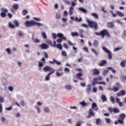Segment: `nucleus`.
I'll return each mask as SVG.
<instances>
[{
  "label": "nucleus",
  "instance_id": "obj_1",
  "mask_svg": "<svg viewBox=\"0 0 126 126\" xmlns=\"http://www.w3.org/2000/svg\"><path fill=\"white\" fill-rule=\"evenodd\" d=\"M43 71H45L46 72H47V71H49L50 72L45 77V80L46 81H48V80L50 79V75H51V74H53V73H55V71H56V70L55 69L49 66H45L43 68Z\"/></svg>",
  "mask_w": 126,
  "mask_h": 126
},
{
  "label": "nucleus",
  "instance_id": "obj_2",
  "mask_svg": "<svg viewBox=\"0 0 126 126\" xmlns=\"http://www.w3.org/2000/svg\"><path fill=\"white\" fill-rule=\"evenodd\" d=\"M25 25H26V27H32V26H35L36 25L37 26H44V24L36 22L33 20H32L31 21H26L25 22Z\"/></svg>",
  "mask_w": 126,
  "mask_h": 126
},
{
  "label": "nucleus",
  "instance_id": "obj_3",
  "mask_svg": "<svg viewBox=\"0 0 126 126\" xmlns=\"http://www.w3.org/2000/svg\"><path fill=\"white\" fill-rule=\"evenodd\" d=\"M126 114L124 113L121 114L119 116L117 121H115V125H118L120 124V125H124L125 124V119H126Z\"/></svg>",
  "mask_w": 126,
  "mask_h": 126
},
{
  "label": "nucleus",
  "instance_id": "obj_4",
  "mask_svg": "<svg viewBox=\"0 0 126 126\" xmlns=\"http://www.w3.org/2000/svg\"><path fill=\"white\" fill-rule=\"evenodd\" d=\"M95 35L96 36H101L102 39H104L105 36H107V37H110V34H109V32H108V30H103V31H100V32H95Z\"/></svg>",
  "mask_w": 126,
  "mask_h": 126
},
{
  "label": "nucleus",
  "instance_id": "obj_5",
  "mask_svg": "<svg viewBox=\"0 0 126 126\" xmlns=\"http://www.w3.org/2000/svg\"><path fill=\"white\" fill-rule=\"evenodd\" d=\"M87 21L89 26H90L91 28H94V30H97V29H98V24L96 22L91 21L88 19H87Z\"/></svg>",
  "mask_w": 126,
  "mask_h": 126
},
{
  "label": "nucleus",
  "instance_id": "obj_6",
  "mask_svg": "<svg viewBox=\"0 0 126 126\" xmlns=\"http://www.w3.org/2000/svg\"><path fill=\"white\" fill-rule=\"evenodd\" d=\"M14 23L15 24L13 25L12 24H11V22H9L8 23V27H9V28H11V29H14L16 27H17L18 28L19 27V22L16 20L14 21Z\"/></svg>",
  "mask_w": 126,
  "mask_h": 126
},
{
  "label": "nucleus",
  "instance_id": "obj_7",
  "mask_svg": "<svg viewBox=\"0 0 126 126\" xmlns=\"http://www.w3.org/2000/svg\"><path fill=\"white\" fill-rule=\"evenodd\" d=\"M122 87V85L119 82H116L115 85H114L113 88L111 89L112 91L113 92H118L120 90V88Z\"/></svg>",
  "mask_w": 126,
  "mask_h": 126
},
{
  "label": "nucleus",
  "instance_id": "obj_8",
  "mask_svg": "<svg viewBox=\"0 0 126 126\" xmlns=\"http://www.w3.org/2000/svg\"><path fill=\"white\" fill-rule=\"evenodd\" d=\"M19 8V4L14 3L12 6V9H11L10 11L12 12V13H15V12L17 9Z\"/></svg>",
  "mask_w": 126,
  "mask_h": 126
},
{
  "label": "nucleus",
  "instance_id": "obj_9",
  "mask_svg": "<svg viewBox=\"0 0 126 126\" xmlns=\"http://www.w3.org/2000/svg\"><path fill=\"white\" fill-rule=\"evenodd\" d=\"M102 49L103 51H104V52L106 53V54H108V58H109V59L112 60L113 57L112 56V53H111V51L106 48H103Z\"/></svg>",
  "mask_w": 126,
  "mask_h": 126
},
{
  "label": "nucleus",
  "instance_id": "obj_10",
  "mask_svg": "<svg viewBox=\"0 0 126 126\" xmlns=\"http://www.w3.org/2000/svg\"><path fill=\"white\" fill-rule=\"evenodd\" d=\"M93 75H99L100 74V70L97 68H93L92 69Z\"/></svg>",
  "mask_w": 126,
  "mask_h": 126
},
{
  "label": "nucleus",
  "instance_id": "obj_11",
  "mask_svg": "<svg viewBox=\"0 0 126 126\" xmlns=\"http://www.w3.org/2000/svg\"><path fill=\"white\" fill-rule=\"evenodd\" d=\"M49 63L51 64H54L55 63L57 65H61V64H62V63L58 62L55 59H53L52 61H49Z\"/></svg>",
  "mask_w": 126,
  "mask_h": 126
},
{
  "label": "nucleus",
  "instance_id": "obj_12",
  "mask_svg": "<svg viewBox=\"0 0 126 126\" xmlns=\"http://www.w3.org/2000/svg\"><path fill=\"white\" fill-rule=\"evenodd\" d=\"M126 94V93L125 90H121L120 91V92L116 94V95L117 96V97H121V96H125Z\"/></svg>",
  "mask_w": 126,
  "mask_h": 126
},
{
  "label": "nucleus",
  "instance_id": "obj_13",
  "mask_svg": "<svg viewBox=\"0 0 126 126\" xmlns=\"http://www.w3.org/2000/svg\"><path fill=\"white\" fill-rule=\"evenodd\" d=\"M61 71H63V68H60L57 69V71L56 73L57 76H58V77L63 76V72L60 73V72H61Z\"/></svg>",
  "mask_w": 126,
  "mask_h": 126
},
{
  "label": "nucleus",
  "instance_id": "obj_14",
  "mask_svg": "<svg viewBox=\"0 0 126 126\" xmlns=\"http://www.w3.org/2000/svg\"><path fill=\"white\" fill-rule=\"evenodd\" d=\"M46 43H47V44H49V45H50L51 47H56V41H54V44H53V42H52V41L49 39H46Z\"/></svg>",
  "mask_w": 126,
  "mask_h": 126
},
{
  "label": "nucleus",
  "instance_id": "obj_15",
  "mask_svg": "<svg viewBox=\"0 0 126 126\" xmlns=\"http://www.w3.org/2000/svg\"><path fill=\"white\" fill-rule=\"evenodd\" d=\"M95 116V114L94 112H93V110L90 108L89 110V115L87 116V118L89 119V118H91V117H94Z\"/></svg>",
  "mask_w": 126,
  "mask_h": 126
},
{
  "label": "nucleus",
  "instance_id": "obj_16",
  "mask_svg": "<svg viewBox=\"0 0 126 126\" xmlns=\"http://www.w3.org/2000/svg\"><path fill=\"white\" fill-rule=\"evenodd\" d=\"M116 102L120 106V107H123L124 105L123 104V102H121V99L119 98L116 97Z\"/></svg>",
  "mask_w": 126,
  "mask_h": 126
},
{
  "label": "nucleus",
  "instance_id": "obj_17",
  "mask_svg": "<svg viewBox=\"0 0 126 126\" xmlns=\"http://www.w3.org/2000/svg\"><path fill=\"white\" fill-rule=\"evenodd\" d=\"M107 64V61L106 60H102L100 63H98L99 66H104Z\"/></svg>",
  "mask_w": 126,
  "mask_h": 126
},
{
  "label": "nucleus",
  "instance_id": "obj_18",
  "mask_svg": "<svg viewBox=\"0 0 126 126\" xmlns=\"http://www.w3.org/2000/svg\"><path fill=\"white\" fill-rule=\"evenodd\" d=\"M92 86L90 84H88L87 86L86 91L88 94H89L91 92Z\"/></svg>",
  "mask_w": 126,
  "mask_h": 126
},
{
  "label": "nucleus",
  "instance_id": "obj_19",
  "mask_svg": "<svg viewBox=\"0 0 126 126\" xmlns=\"http://www.w3.org/2000/svg\"><path fill=\"white\" fill-rule=\"evenodd\" d=\"M83 74L81 72H79L76 74V77L78 79H80V80H84V78L81 77V76H82Z\"/></svg>",
  "mask_w": 126,
  "mask_h": 126
},
{
  "label": "nucleus",
  "instance_id": "obj_20",
  "mask_svg": "<svg viewBox=\"0 0 126 126\" xmlns=\"http://www.w3.org/2000/svg\"><path fill=\"white\" fill-rule=\"evenodd\" d=\"M92 109H93V110H94V111H98V106H97V104L95 103H92Z\"/></svg>",
  "mask_w": 126,
  "mask_h": 126
},
{
  "label": "nucleus",
  "instance_id": "obj_21",
  "mask_svg": "<svg viewBox=\"0 0 126 126\" xmlns=\"http://www.w3.org/2000/svg\"><path fill=\"white\" fill-rule=\"evenodd\" d=\"M78 9V10L81 11V12H83V13H87V10H86V9L84 8L79 7Z\"/></svg>",
  "mask_w": 126,
  "mask_h": 126
},
{
  "label": "nucleus",
  "instance_id": "obj_22",
  "mask_svg": "<svg viewBox=\"0 0 126 126\" xmlns=\"http://www.w3.org/2000/svg\"><path fill=\"white\" fill-rule=\"evenodd\" d=\"M18 36L20 38H22V37H23V36H24V32H22L21 31H19L18 32Z\"/></svg>",
  "mask_w": 126,
  "mask_h": 126
},
{
  "label": "nucleus",
  "instance_id": "obj_23",
  "mask_svg": "<svg viewBox=\"0 0 126 126\" xmlns=\"http://www.w3.org/2000/svg\"><path fill=\"white\" fill-rule=\"evenodd\" d=\"M71 36L72 37H78V36H79V33L77 32H72L71 33Z\"/></svg>",
  "mask_w": 126,
  "mask_h": 126
},
{
  "label": "nucleus",
  "instance_id": "obj_24",
  "mask_svg": "<svg viewBox=\"0 0 126 126\" xmlns=\"http://www.w3.org/2000/svg\"><path fill=\"white\" fill-rule=\"evenodd\" d=\"M126 60H123L120 63V66H121V67H126Z\"/></svg>",
  "mask_w": 126,
  "mask_h": 126
},
{
  "label": "nucleus",
  "instance_id": "obj_25",
  "mask_svg": "<svg viewBox=\"0 0 126 126\" xmlns=\"http://www.w3.org/2000/svg\"><path fill=\"white\" fill-rule=\"evenodd\" d=\"M41 36L43 38V39H47V34L46 32L44 31L41 32Z\"/></svg>",
  "mask_w": 126,
  "mask_h": 126
},
{
  "label": "nucleus",
  "instance_id": "obj_26",
  "mask_svg": "<svg viewBox=\"0 0 126 126\" xmlns=\"http://www.w3.org/2000/svg\"><path fill=\"white\" fill-rule=\"evenodd\" d=\"M73 9H74V8L73 7L71 6L70 7L69 9V15H72L73 14Z\"/></svg>",
  "mask_w": 126,
  "mask_h": 126
},
{
  "label": "nucleus",
  "instance_id": "obj_27",
  "mask_svg": "<svg viewBox=\"0 0 126 126\" xmlns=\"http://www.w3.org/2000/svg\"><path fill=\"white\" fill-rule=\"evenodd\" d=\"M117 14L118 15V16H120V17H124L125 16V15L123 12L120 11H117L116 12Z\"/></svg>",
  "mask_w": 126,
  "mask_h": 126
},
{
  "label": "nucleus",
  "instance_id": "obj_28",
  "mask_svg": "<svg viewBox=\"0 0 126 126\" xmlns=\"http://www.w3.org/2000/svg\"><path fill=\"white\" fill-rule=\"evenodd\" d=\"M97 81H98L97 80V79L95 78H94V80H93V82H92V86H94V87L95 86V85L97 83H98V82H97Z\"/></svg>",
  "mask_w": 126,
  "mask_h": 126
},
{
  "label": "nucleus",
  "instance_id": "obj_29",
  "mask_svg": "<svg viewBox=\"0 0 126 126\" xmlns=\"http://www.w3.org/2000/svg\"><path fill=\"white\" fill-rule=\"evenodd\" d=\"M55 17L56 19H60L61 17V13L57 12L55 14Z\"/></svg>",
  "mask_w": 126,
  "mask_h": 126
},
{
  "label": "nucleus",
  "instance_id": "obj_30",
  "mask_svg": "<svg viewBox=\"0 0 126 126\" xmlns=\"http://www.w3.org/2000/svg\"><path fill=\"white\" fill-rule=\"evenodd\" d=\"M91 15L96 19H98V18H99V15H98L96 13H92Z\"/></svg>",
  "mask_w": 126,
  "mask_h": 126
},
{
  "label": "nucleus",
  "instance_id": "obj_31",
  "mask_svg": "<svg viewBox=\"0 0 126 126\" xmlns=\"http://www.w3.org/2000/svg\"><path fill=\"white\" fill-rule=\"evenodd\" d=\"M80 104L82 107H86V106L88 105V103H86L85 101L80 102Z\"/></svg>",
  "mask_w": 126,
  "mask_h": 126
},
{
  "label": "nucleus",
  "instance_id": "obj_32",
  "mask_svg": "<svg viewBox=\"0 0 126 126\" xmlns=\"http://www.w3.org/2000/svg\"><path fill=\"white\" fill-rule=\"evenodd\" d=\"M101 99L102 102H106V101H107V97H106V95L104 94L101 95Z\"/></svg>",
  "mask_w": 126,
  "mask_h": 126
},
{
  "label": "nucleus",
  "instance_id": "obj_33",
  "mask_svg": "<svg viewBox=\"0 0 126 126\" xmlns=\"http://www.w3.org/2000/svg\"><path fill=\"white\" fill-rule=\"evenodd\" d=\"M93 45H94V47H98V46H99V42H98V41L94 40V43H93Z\"/></svg>",
  "mask_w": 126,
  "mask_h": 126
},
{
  "label": "nucleus",
  "instance_id": "obj_34",
  "mask_svg": "<svg viewBox=\"0 0 126 126\" xmlns=\"http://www.w3.org/2000/svg\"><path fill=\"white\" fill-rule=\"evenodd\" d=\"M1 11L4 13H6V12H8V10L4 7H1L0 9Z\"/></svg>",
  "mask_w": 126,
  "mask_h": 126
},
{
  "label": "nucleus",
  "instance_id": "obj_35",
  "mask_svg": "<svg viewBox=\"0 0 126 126\" xmlns=\"http://www.w3.org/2000/svg\"><path fill=\"white\" fill-rule=\"evenodd\" d=\"M65 88L67 90H71V89H72V87L70 85H67L65 86Z\"/></svg>",
  "mask_w": 126,
  "mask_h": 126
},
{
  "label": "nucleus",
  "instance_id": "obj_36",
  "mask_svg": "<svg viewBox=\"0 0 126 126\" xmlns=\"http://www.w3.org/2000/svg\"><path fill=\"white\" fill-rule=\"evenodd\" d=\"M40 47V48H49V46L46 43H42Z\"/></svg>",
  "mask_w": 126,
  "mask_h": 126
},
{
  "label": "nucleus",
  "instance_id": "obj_37",
  "mask_svg": "<svg viewBox=\"0 0 126 126\" xmlns=\"http://www.w3.org/2000/svg\"><path fill=\"white\" fill-rule=\"evenodd\" d=\"M114 25L113 24V23L109 22L107 24V27H108L109 28H113L114 27Z\"/></svg>",
  "mask_w": 126,
  "mask_h": 126
},
{
  "label": "nucleus",
  "instance_id": "obj_38",
  "mask_svg": "<svg viewBox=\"0 0 126 126\" xmlns=\"http://www.w3.org/2000/svg\"><path fill=\"white\" fill-rule=\"evenodd\" d=\"M75 21H76V22H81V21H82V18H80L79 19H78L77 17H75Z\"/></svg>",
  "mask_w": 126,
  "mask_h": 126
},
{
  "label": "nucleus",
  "instance_id": "obj_39",
  "mask_svg": "<svg viewBox=\"0 0 126 126\" xmlns=\"http://www.w3.org/2000/svg\"><path fill=\"white\" fill-rule=\"evenodd\" d=\"M113 112L115 114H118V113H120V110L118 108H113Z\"/></svg>",
  "mask_w": 126,
  "mask_h": 126
},
{
  "label": "nucleus",
  "instance_id": "obj_40",
  "mask_svg": "<svg viewBox=\"0 0 126 126\" xmlns=\"http://www.w3.org/2000/svg\"><path fill=\"white\" fill-rule=\"evenodd\" d=\"M52 36L53 40H56V39H57V38L58 37V36L57 35V34L54 32L52 33Z\"/></svg>",
  "mask_w": 126,
  "mask_h": 126
},
{
  "label": "nucleus",
  "instance_id": "obj_41",
  "mask_svg": "<svg viewBox=\"0 0 126 126\" xmlns=\"http://www.w3.org/2000/svg\"><path fill=\"white\" fill-rule=\"evenodd\" d=\"M32 41L34 43H40L41 42L40 40L38 39V38H36L34 37V38L32 39Z\"/></svg>",
  "mask_w": 126,
  "mask_h": 126
},
{
  "label": "nucleus",
  "instance_id": "obj_42",
  "mask_svg": "<svg viewBox=\"0 0 126 126\" xmlns=\"http://www.w3.org/2000/svg\"><path fill=\"white\" fill-rule=\"evenodd\" d=\"M1 17L2 18H4V17H6V13H3V12H1L0 14Z\"/></svg>",
  "mask_w": 126,
  "mask_h": 126
},
{
  "label": "nucleus",
  "instance_id": "obj_43",
  "mask_svg": "<svg viewBox=\"0 0 126 126\" xmlns=\"http://www.w3.org/2000/svg\"><path fill=\"white\" fill-rule=\"evenodd\" d=\"M110 99L112 104H115V103H116V101H115V98L113 96H110Z\"/></svg>",
  "mask_w": 126,
  "mask_h": 126
},
{
  "label": "nucleus",
  "instance_id": "obj_44",
  "mask_svg": "<svg viewBox=\"0 0 126 126\" xmlns=\"http://www.w3.org/2000/svg\"><path fill=\"white\" fill-rule=\"evenodd\" d=\"M105 120L106 124H111V119L105 118Z\"/></svg>",
  "mask_w": 126,
  "mask_h": 126
},
{
  "label": "nucleus",
  "instance_id": "obj_45",
  "mask_svg": "<svg viewBox=\"0 0 126 126\" xmlns=\"http://www.w3.org/2000/svg\"><path fill=\"white\" fill-rule=\"evenodd\" d=\"M126 30H124L123 33L122 35V38L123 39H125V38H126Z\"/></svg>",
  "mask_w": 126,
  "mask_h": 126
},
{
  "label": "nucleus",
  "instance_id": "obj_46",
  "mask_svg": "<svg viewBox=\"0 0 126 126\" xmlns=\"http://www.w3.org/2000/svg\"><path fill=\"white\" fill-rule=\"evenodd\" d=\"M44 111L45 113H49L50 112V109L48 107H45L44 108Z\"/></svg>",
  "mask_w": 126,
  "mask_h": 126
},
{
  "label": "nucleus",
  "instance_id": "obj_47",
  "mask_svg": "<svg viewBox=\"0 0 126 126\" xmlns=\"http://www.w3.org/2000/svg\"><path fill=\"white\" fill-rule=\"evenodd\" d=\"M22 13L23 15H26V14L28 13V11L27 10H23Z\"/></svg>",
  "mask_w": 126,
  "mask_h": 126
},
{
  "label": "nucleus",
  "instance_id": "obj_48",
  "mask_svg": "<svg viewBox=\"0 0 126 126\" xmlns=\"http://www.w3.org/2000/svg\"><path fill=\"white\" fill-rule=\"evenodd\" d=\"M108 72H109L108 70H107V69L104 70L103 71V75H104V76L107 75V74H108Z\"/></svg>",
  "mask_w": 126,
  "mask_h": 126
},
{
  "label": "nucleus",
  "instance_id": "obj_49",
  "mask_svg": "<svg viewBox=\"0 0 126 126\" xmlns=\"http://www.w3.org/2000/svg\"><path fill=\"white\" fill-rule=\"evenodd\" d=\"M62 56L63 57H66L67 56V54H66V52L64 51H63L62 52Z\"/></svg>",
  "mask_w": 126,
  "mask_h": 126
},
{
  "label": "nucleus",
  "instance_id": "obj_50",
  "mask_svg": "<svg viewBox=\"0 0 126 126\" xmlns=\"http://www.w3.org/2000/svg\"><path fill=\"white\" fill-rule=\"evenodd\" d=\"M57 37L58 38H62V37L63 36V34L62 33H59L57 34Z\"/></svg>",
  "mask_w": 126,
  "mask_h": 126
},
{
  "label": "nucleus",
  "instance_id": "obj_51",
  "mask_svg": "<svg viewBox=\"0 0 126 126\" xmlns=\"http://www.w3.org/2000/svg\"><path fill=\"white\" fill-rule=\"evenodd\" d=\"M100 119L99 118H97L96 119V125H97V126H99V124H100Z\"/></svg>",
  "mask_w": 126,
  "mask_h": 126
},
{
  "label": "nucleus",
  "instance_id": "obj_52",
  "mask_svg": "<svg viewBox=\"0 0 126 126\" xmlns=\"http://www.w3.org/2000/svg\"><path fill=\"white\" fill-rule=\"evenodd\" d=\"M82 124V122L78 121V122H77V123L76 124V126H81Z\"/></svg>",
  "mask_w": 126,
  "mask_h": 126
},
{
  "label": "nucleus",
  "instance_id": "obj_53",
  "mask_svg": "<svg viewBox=\"0 0 126 126\" xmlns=\"http://www.w3.org/2000/svg\"><path fill=\"white\" fill-rule=\"evenodd\" d=\"M38 66L39 67H43V66H44V64H43V63H42V62H39L38 63Z\"/></svg>",
  "mask_w": 126,
  "mask_h": 126
},
{
  "label": "nucleus",
  "instance_id": "obj_54",
  "mask_svg": "<svg viewBox=\"0 0 126 126\" xmlns=\"http://www.w3.org/2000/svg\"><path fill=\"white\" fill-rule=\"evenodd\" d=\"M57 43H62L63 42V38H59L57 40Z\"/></svg>",
  "mask_w": 126,
  "mask_h": 126
},
{
  "label": "nucleus",
  "instance_id": "obj_55",
  "mask_svg": "<svg viewBox=\"0 0 126 126\" xmlns=\"http://www.w3.org/2000/svg\"><path fill=\"white\" fill-rule=\"evenodd\" d=\"M33 19L35 20V21H41V18H40L33 17Z\"/></svg>",
  "mask_w": 126,
  "mask_h": 126
},
{
  "label": "nucleus",
  "instance_id": "obj_56",
  "mask_svg": "<svg viewBox=\"0 0 126 126\" xmlns=\"http://www.w3.org/2000/svg\"><path fill=\"white\" fill-rule=\"evenodd\" d=\"M96 79V80H98V81H100V80H102V78L101 76H98L97 77H96L95 78Z\"/></svg>",
  "mask_w": 126,
  "mask_h": 126
},
{
  "label": "nucleus",
  "instance_id": "obj_57",
  "mask_svg": "<svg viewBox=\"0 0 126 126\" xmlns=\"http://www.w3.org/2000/svg\"><path fill=\"white\" fill-rule=\"evenodd\" d=\"M64 2L66 3V4H68V5L70 4V2L68 0H64Z\"/></svg>",
  "mask_w": 126,
  "mask_h": 126
},
{
  "label": "nucleus",
  "instance_id": "obj_58",
  "mask_svg": "<svg viewBox=\"0 0 126 126\" xmlns=\"http://www.w3.org/2000/svg\"><path fill=\"white\" fill-rule=\"evenodd\" d=\"M108 111L110 113H113V112H114V108H113L112 107L109 108H108Z\"/></svg>",
  "mask_w": 126,
  "mask_h": 126
},
{
  "label": "nucleus",
  "instance_id": "obj_59",
  "mask_svg": "<svg viewBox=\"0 0 126 126\" xmlns=\"http://www.w3.org/2000/svg\"><path fill=\"white\" fill-rule=\"evenodd\" d=\"M93 92H94V93H97V88H96V87H94V88H93Z\"/></svg>",
  "mask_w": 126,
  "mask_h": 126
},
{
  "label": "nucleus",
  "instance_id": "obj_60",
  "mask_svg": "<svg viewBox=\"0 0 126 126\" xmlns=\"http://www.w3.org/2000/svg\"><path fill=\"white\" fill-rule=\"evenodd\" d=\"M4 102V99H3V97L0 96V103H3Z\"/></svg>",
  "mask_w": 126,
  "mask_h": 126
},
{
  "label": "nucleus",
  "instance_id": "obj_61",
  "mask_svg": "<svg viewBox=\"0 0 126 126\" xmlns=\"http://www.w3.org/2000/svg\"><path fill=\"white\" fill-rule=\"evenodd\" d=\"M79 33H80V34H83V32H84V31L83 30V29H80L79 30Z\"/></svg>",
  "mask_w": 126,
  "mask_h": 126
},
{
  "label": "nucleus",
  "instance_id": "obj_62",
  "mask_svg": "<svg viewBox=\"0 0 126 126\" xmlns=\"http://www.w3.org/2000/svg\"><path fill=\"white\" fill-rule=\"evenodd\" d=\"M64 70L65 72H69V71H70L68 68L66 67L64 68Z\"/></svg>",
  "mask_w": 126,
  "mask_h": 126
},
{
  "label": "nucleus",
  "instance_id": "obj_63",
  "mask_svg": "<svg viewBox=\"0 0 126 126\" xmlns=\"http://www.w3.org/2000/svg\"><path fill=\"white\" fill-rule=\"evenodd\" d=\"M82 26L85 28H88V26H87L86 24H82Z\"/></svg>",
  "mask_w": 126,
  "mask_h": 126
},
{
  "label": "nucleus",
  "instance_id": "obj_64",
  "mask_svg": "<svg viewBox=\"0 0 126 126\" xmlns=\"http://www.w3.org/2000/svg\"><path fill=\"white\" fill-rule=\"evenodd\" d=\"M20 104L22 106H25V102L23 100L21 101Z\"/></svg>",
  "mask_w": 126,
  "mask_h": 126
}]
</instances>
